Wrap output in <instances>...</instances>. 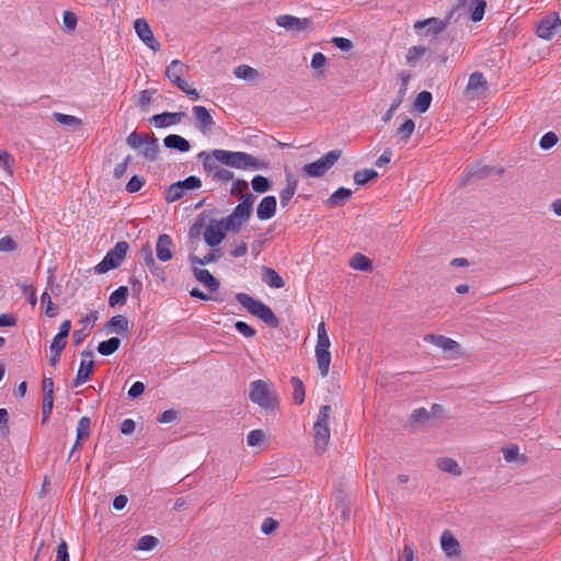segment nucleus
Here are the masks:
<instances>
[{
	"label": "nucleus",
	"mask_w": 561,
	"mask_h": 561,
	"mask_svg": "<svg viewBox=\"0 0 561 561\" xmlns=\"http://www.w3.org/2000/svg\"><path fill=\"white\" fill-rule=\"evenodd\" d=\"M215 161L227 167L241 170H266L270 163L263 159L253 157L243 151H229L225 149H215L211 151Z\"/></svg>",
	"instance_id": "1"
},
{
	"label": "nucleus",
	"mask_w": 561,
	"mask_h": 561,
	"mask_svg": "<svg viewBox=\"0 0 561 561\" xmlns=\"http://www.w3.org/2000/svg\"><path fill=\"white\" fill-rule=\"evenodd\" d=\"M330 337L327 331L325 323L321 321L317 328V344L314 348V356L317 367L321 377H327L330 371L331 352H330Z\"/></svg>",
	"instance_id": "2"
},
{
	"label": "nucleus",
	"mask_w": 561,
	"mask_h": 561,
	"mask_svg": "<svg viewBox=\"0 0 561 561\" xmlns=\"http://www.w3.org/2000/svg\"><path fill=\"white\" fill-rule=\"evenodd\" d=\"M237 301L244 307L251 314L261 319L264 323L272 328H277L279 321L273 310L264 302L254 299L245 293H238L236 295Z\"/></svg>",
	"instance_id": "3"
},
{
	"label": "nucleus",
	"mask_w": 561,
	"mask_h": 561,
	"mask_svg": "<svg viewBox=\"0 0 561 561\" xmlns=\"http://www.w3.org/2000/svg\"><path fill=\"white\" fill-rule=\"evenodd\" d=\"M254 196L245 193L242 201L238 204L232 213L222 219L230 232L238 233L242 226L249 220L253 210Z\"/></svg>",
	"instance_id": "4"
},
{
	"label": "nucleus",
	"mask_w": 561,
	"mask_h": 561,
	"mask_svg": "<svg viewBox=\"0 0 561 561\" xmlns=\"http://www.w3.org/2000/svg\"><path fill=\"white\" fill-rule=\"evenodd\" d=\"M250 400L264 410H274L278 407V399L270 382L254 380L250 383Z\"/></svg>",
	"instance_id": "5"
},
{
	"label": "nucleus",
	"mask_w": 561,
	"mask_h": 561,
	"mask_svg": "<svg viewBox=\"0 0 561 561\" xmlns=\"http://www.w3.org/2000/svg\"><path fill=\"white\" fill-rule=\"evenodd\" d=\"M340 157V150L329 151L317 161L305 164L302 172L308 178H321L335 164Z\"/></svg>",
	"instance_id": "6"
},
{
	"label": "nucleus",
	"mask_w": 561,
	"mask_h": 561,
	"mask_svg": "<svg viewBox=\"0 0 561 561\" xmlns=\"http://www.w3.org/2000/svg\"><path fill=\"white\" fill-rule=\"evenodd\" d=\"M489 93V84L484 75L474 71L469 76L468 83L462 92L466 101L485 99Z\"/></svg>",
	"instance_id": "7"
},
{
	"label": "nucleus",
	"mask_w": 561,
	"mask_h": 561,
	"mask_svg": "<svg viewBox=\"0 0 561 561\" xmlns=\"http://www.w3.org/2000/svg\"><path fill=\"white\" fill-rule=\"evenodd\" d=\"M128 243L125 241L117 242L115 247L110 250L104 259L95 266V272L98 274L106 273L113 268L118 267L127 253Z\"/></svg>",
	"instance_id": "8"
},
{
	"label": "nucleus",
	"mask_w": 561,
	"mask_h": 561,
	"mask_svg": "<svg viewBox=\"0 0 561 561\" xmlns=\"http://www.w3.org/2000/svg\"><path fill=\"white\" fill-rule=\"evenodd\" d=\"M453 14L454 10H451L444 20L438 18H430L416 21L413 27L421 37L427 36L428 34L438 35L449 25Z\"/></svg>",
	"instance_id": "9"
},
{
	"label": "nucleus",
	"mask_w": 561,
	"mask_h": 561,
	"mask_svg": "<svg viewBox=\"0 0 561 561\" xmlns=\"http://www.w3.org/2000/svg\"><path fill=\"white\" fill-rule=\"evenodd\" d=\"M424 341L440 348L449 359L457 358L460 354V344L445 335L427 334L424 336Z\"/></svg>",
	"instance_id": "10"
},
{
	"label": "nucleus",
	"mask_w": 561,
	"mask_h": 561,
	"mask_svg": "<svg viewBox=\"0 0 561 561\" xmlns=\"http://www.w3.org/2000/svg\"><path fill=\"white\" fill-rule=\"evenodd\" d=\"M227 232H230L225 222L217 219H211L204 230V240L207 245L216 248L226 238Z\"/></svg>",
	"instance_id": "11"
},
{
	"label": "nucleus",
	"mask_w": 561,
	"mask_h": 561,
	"mask_svg": "<svg viewBox=\"0 0 561 561\" xmlns=\"http://www.w3.org/2000/svg\"><path fill=\"white\" fill-rule=\"evenodd\" d=\"M203 167L207 175L210 176L213 181L218 183H228L233 180V172L220 167L211 157V152L209 154H205Z\"/></svg>",
	"instance_id": "12"
},
{
	"label": "nucleus",
	"mask_w": 561,
	"mask_h": 561,
	"mask_svg": "<svg viewBox=\"0 0 561 561\" xmlns=\"http://www.w3.org/2000/svg\"><path fill=\"white\" fill-rule=\"evenodd\" d=\"M440 548L448 560H458L462 556V548L459 540L450 530H444L440 535Z\"/></svg>",
	"instance_id": "13"
},
{
	"label": "nucleus",
	"mask_w": 561,
	"mask_h": 561,
	"mask_svg": "<svg viewBox=\"0 0 561 561\" xmlns=\"http://www.w3.org/2000/svg\"><path fill=\"white\" fill-rule=\"evenodd\" d=\"M561 34V20L558 14H551L542 19L537 27V35L542 39H551Z\"/></svg>",
	"instance_id": "14"
},
{
	"label": "nucleus",
	"mask_w": 561,
	"mask_h": 561,
	"mask_svg": "<svg viewBox=\"0 0 561 561\" xmlns=\"http://www.w3.org/2000/svg\"><path fill=\"white\" fill-rule=\"evenodd\" d=\"M134 28L138 37L144 42V44L148 48H150L153 51L160 49V43L154 37L153 32L146 19H137L134 23Z\"/></svg>",
	"instance_id": "15"
},
{
	"label": "nucleus",
	"mask_w": 561,
	"mask_h": 561,
	"mask_svg": "<svg viewBox=\"0 0 561 561\" xmlns=\"http://www.w3.org/2000/svg\"><path fill=\"white\" fill-rule=\"evenodd\" d=\"M190 72V67L182 62L179 59H174L170 62V65L165 68V77L178 88H183V85L187 82L183 80V77L187 76Z\"/></svg>",
	"instance_id": "16"
},
{
	"label": "nucleus",
	"mask_w": 561,
	"mask_h": 561,
	"mask_svg": "<svg viewBox=\"0 0 561 561\" xmlns=\"http://www.w3.org/2000/svg\"><path fill=\"white\" fill-rule=\"evenodd\" d=\"M94 362H93V353L92 351H83L81 353V362L76 376V379L72 382V387H78L84 382H87L93 373Z\"/></svg>",
	"instance_id": "17"
},
{
	"label": "nucleus",
	"mask_w": 561,
	"mask_h": 561,
	"mask_svg": "<svg viewBox=\"0 0 561 561\" xmlns=\"http://www.w3.org/2000/svg\"><path fill=\"white\" fill-rule=\"evenodd\" d=\"M276 24L287 31H305L310 26L311 21L307 18H297L290 14H283L276 18Z\"/></svg>",
	"instance_id": "18"
},
{
	"label": "nucleus",
	"mask_w": 561,
	"mask_h": 561,
	"mask_svg": "<svg viewBox=\"0 0 561 561\" xmlns=\"http://www.w3.org/2000/svg\"><path fill=\"white\" fill-rule=\"evenodd\" d=\"M173 240L169 234H160L156 243L157 259L161 262H168L173 257Z\"/></svg>",
	"instance_id": "19"
},
{
	"label": "nucleus",
	"mask_w": 561,
	"mask_h": 561,
	"mask_svg": "<svg viewBox=\"0 0 561 561\" xmlns=\"http://www.w3.org/2000/svg\"><path fill=\"white\" fill-rule=\"evenodd\" d=\"M184 116V112H164L161 114L153 115L150 118V123L157 128H164L181 123Z\"/></svg>",
	"instance_id": "20"
},
{
	"label": "nucleus",
	"mask_w": 561,
	"mask_h": 561,
	"mask_svg": "<svg viewBox=\"0 0 561 561\" xmlns=\"http://www.w3.org/2000/svg\"><path fill=\"white\" fill-rule=\"evenodd\" d=\"M192 111L197 121L198 129L204 134L209 131L211 127L215 125V122L209 111L202 105L193 106Z\"/></svg>",
	"instance_id": "21"
},
{
	"label": "nucleus",
	"mask_w": 561,
	"mask_h": 561,
	"mask_svg": "<svg viewBox=\"0 0 561 561\" xmlns=\"http://www.w3.org/2000/svg\"><path fill=\"white\" fill-rule=\"evenodd\" d=\"M276 198L273 195H268L262 198L257 208L256 216L261 220H268L275 216L276 213Z\"/></svg>",
	"instance_id": "22"
},
{
	"label": "nucleus",
	"mask_w": 561,
	"mask_h": 561,
	"mask_svg": "<svg viewBox=\"0 0 561 561\" xmlns=\"http://www.w3.org/2000/svg\"><path fill=\"white\" fill-rule=\"evenodd\" d=\"M298 187V179L291 173L286 172V185L279 193L280 205L286 207L294 197Z\"/></svg>",
	"instance_id": "23"
},
{
	"label": "nucleus",
	"mask_w": 561,
	"mask_h": 561,
	"mask_svg": "<svg viewBox=\"0 0 561 561\" xmlns=\"http://www.w3.org/2000/svg\"><path fill=\"white\" fill-rule=\"evenodd\" d=\"M313 439L314 449L318 454L324 453L330 442V428L319 425H313Z\"/></svg>",
	"instance_id": "24"
},
{
	"label": "nucleus",
	"mask_w": 561,
	"mask_h": 561,
	"mask_svg": "<svg viewBox=\"0 0 561 561\" xmlns=\"http://www.w3.org/2000/svg\"><path fill=\"white\" fill-rule=\"evenodd\" d=\"M193 272L195 278L210 291H216L219 288V282L209 273L208 270L193 265Z\"/></svg>",
	"instance_id": "25"
},
{
	"label": "nucleus",
	"mask_w": 561,
	"mask_h": 561,
	"mask_svg": "<svg viewBox=\"0 0 561 561\" xmlns=\"http://www.w3.org/2000/svg\"><path fill=\"white\" fill-rule=\"evenodd\" d=\"M262 280L271 288H283L285 282L282 276L272 267L262 266Z\"/></svg>",
	"instance_id": "26"
},
{
	"label": "nucleus",
	"mask_w": 561,
	"mask_h": 561,
	"mask_svg": "<svg viewBox=\"0 0 561 561\" xmlns=\"http://www.w3.org/2000/svg\"><path fill=\"white\" fill-rule=\"evenodd\" d=\"M139 153L149 161L156 160L159 153L158 140L146 135Z\"/></svg>",
	"instance_id": "27"
},
{
	"label": "nucleus",
	"mask_w": 561,
	"mask_h": 561,
	"mask_svg": "<svg viewBox=\"0 0 561 561\" xmlns=\"http://www.w3.org/2000/svg\"><path fill=\"white\" fill-rule=\"evenodd\" d=\"M129 322L128 319L123 314L114 316L106 323V330L116 334H125L128 332Z\"/></svg>",
	"instance_id": "28"
},
{
	"label": "nucleus",
	"mask_w": 561,
	"mask_h": 561,
	"mask_svg": "<svg viewBox=\"0 0 561 561\" xmlns=\"http://www.w3.org/2000/svg\"><path fill=\"white\" fill-rule=\"evenodd\" d=\"M233 75L236 78L255 82L261 78L259 70L249 66V65H240L233 69Z\"/></svg>",
	"instance_id": "29"
},
{
	"label": "nucleus",
	"mask_w": 561,
	"mask_h": 561,
	"mask_svg": "<svg viewBox=\"0 0 561 561\" xmlns=\"http://www.w3.org/2000/svg\"><path fill=\"white\" fill-rule=\"evenodd\" d=\"M427 54V48L422 45H414L408 48L405 61L410 67H416L421 59Z\"/></svg>",
	"instance_id": "30"
},
{
	"label": "nucleus",
	"mask_w": 561,
	"mask_h": 561,
	"mask_svg": "<svg viewBox=\"0 0 561 561\" xmlns=\"http://www.w3.org/2000/svg\"><path fill=\"white\" fill-rule=\"evenodd\" d=\"M167 148L179 150L180 152H187L191 148L190 142L180 135H169L163 140Z\"/></svg>",
	"instance_id": "31"
},
{
	"label": "nucleus",
	"mask_w": 561,
	"mask_h": 561,
	"mask_svg": "<svg viewBox=\"0 0 561 561\" xmlns=\"http://www.w3.org/2000/svg\"><path fill=\"white\" fill-rule=\"evenodd\" d=\"M414 129V122L411 118H407L396 130L398 142L405 145L410 140Z\"/></svg>",
	"instance_id": "32"
},
{
	"label": "nucleus",
	"mask_w": 561,
	"mask_h": 561,
	"mask_svg": "<svg viewBox=\"0 0 561 561\" xmlns=\"http://www.w3.org/2000/svg\"><path fill=\"white\" fill-rule=\"evenodd\" d=\"M437 467L447 473H450L455 477L461 476L462 471L459 467L458 462L450 457H443L437 459Z\"/></svg>",
	"instance_id": "33"
},
{
	"label": "nucleus",
	"mask_w": 561,
	"mask_h": 561,
	"mask_svg": "<svg viewBox=\"0 0 561 561\" xmlns=\"http://www.w3.org/2000/svg\"><path fill=\"white\" fill-rule=\"evenodd\" d=\"M352 194V190L340 187L327 199V205L329 207H336L342 205L345 201L351 198Z\"/></svg>",
	"instance_id": "34"
},
{
	"label": "nucleus",
	"mask_w": 561,
	"mask_h": 561,
	"mask_svg": "<svg viewBox=\"0 0 561 561\" xmlns=\"http://www.w3.org/2000/svg\"><path fill=\"white\" fill-rule=\"evenodd\" d=\"M53 118L64 126L71 127L73 129H78L82 126V121L73 115H68L59 112L53 113Z\"/></svg>",
	"instance_id": "35"
},
{
	"label": "nucleus",
	"mask_w": 561,
	"mask_h": 561,
	"mask_svg": "<svg viewBox=\"0 0 561 561\" xmlns=\"http://www.w3.org/2000/svg\"><path fill=\"white\" fill-rule=\"evenodd\" d=\"M121 346V340L118 337H111L103 341L98 346V352L103 356L114 354Z\"/></svg>",
	"instance_id": "36"
},
{
	"label": "nucleus",
	"mask_w": 561,
	"mask_h": 561,
	"mask_svg": "<svg viewBox=\"0 0 561 561\" xmlns=\"http://www.w3.org/2000/svg\"><path fill=\"white\" fill-rule=\"evenodd\" d=\"M350 266L356 271H369L373 262L362 253H356L350 261Z\"/></svg>",
	"instance_id": "37"
},
{
	"label": "nucleus",
	"mask_w": 561,
	"mask_h": 561,
	"mask_svg": "<svg viewBox=\"0 0 561 561\" xmlns=\"http://www.w3.org/2000/svg\"><path fill=\"white\" fill-rule=\"evenodd\" d=\"M378 178V173L373 169H364L354 173V183L358 186L365 185L371 180Z\"/></svg>",
	"instance_id": "38"
},
{
	"label": "nucleus",
	"mask_w": 561,
	"mask_h": 561,
	"mask_svg": "<svg viewBox=\"0 0 561 561\" xmlns=\"http://www.w3.org/2000/svg\"><path fill=\"white\" fill-rule=\"evenodd\" d=\"M293 398L296 404L301 405L305 401V387L298 377H291Z\"/></svg>",
	"instance_id": "39"
},
{
	"label": "nucleus",
	"mask_w": 561,
	"mask_h": 561,
	"mask_svg": "<svg viewBox=\"0 0 561 561\" xmlns=\"http://www.w3.org/2000/svg\"><path fill=\"white\" fill-rule=\"evenodd\" d=\"M128 297V288L126 286H119L115 289L108 298V304L111 307H115L117 305H124L127 301Z\"/></svg>",
	"instance_id": "40"
},
{
	"label": "nucleus",
	"mask_w": 561,
	"mask_h": 561,
	"mask_svg": "<svg viewBox=\"0 0 561 561\" xmlns=\"http://www.w3.org/2000/svg\"><path fill=\"white\" fill-rule=\"evenodd\" d=\"M431 103H432V93L428 91H422L415 98L414 107L420 113H424L428 110Z\"/></svg>",
	"instance_id": "41"
},
{
	"label": "nucleus",
	"mask_w": 561,
	"mask_h": 561,
	"mask_svg": "<svg viewBox=\"0 0 561 561\" xmlns=\"http://www.w3.org/2000/svg\"><path fill=\"white\" fill-rule=\"evenodd\" d=\"M471 5L473 10L471 12L470 19L473 22H480L485 13L486 2L485 0H471Z\"/></svg>",
	"instance_id": "42"
},
{
	"label": "nucleus",
	"mask_w": 561,
	"mask_h": 561,
	"mask_svg": "<svg viewBox=\"0 0 561 561\" xmlns=\"http://www.w3.org/2000/svg\"><path fill=\"white\" fill-rule=\"evenodd\" d=\"M153 92L150 90H142L136 96V105L141 110L147 112L149 108V104L152 101Z\"/></svg>",
	"instance_id": "43"
},
{
	"label": "nucleus",
	"mask_w": 561,
	"mask_h": 561,
	"mask_svg": "<svg viewBox=\"0 0 561 561\" xmlns=\"http://www.w3.org/2000/svg\"><path fill=\"white\" fill-rule=\"evenodd\" d=\"M159 543V540L151 536V535H146V536H142L138 542H137V550L139 551H150L152 550L153 548H156Z\"/></svg>",
	"instance_id": "44"
},
{
	"label": "nucleus",
	"mask_w": 561,
	"mask_h": 561,
	"mask_svg": "<svg viewBox=\"0 0 561 561\" xmlns=\"http://www.w3.org/2000/svg\"><path fill=\"white\" fill-rule=\"evenodd\" d=\"M91 431V421L88 416H82L77 426V437L78 440L88 438L90 436Z\"/></svg>",
	"instance_id": "45"
},
{
	"label": "nucleus",
	"mask_w": 561,
	"mask_h": 561,
	"mask_svg": "<svg viewBox=\"0 0 561 561\" xmlns=\"http://www.w3.org/2000/svg\"><path fill=\"white\" fill-rule=\"evenodd\" d=\"M217 253H219V250H215L203 257L191 256L190 261H191L192 265H195V266L196 265H207V264L216 262L220 257V254H217Z\"/></svg>",
	"instance_id": "46"
},
{
	"label": "nucleus",
	"mask_w": 561,
	"mask_h": 561,
	"mask_svg": "<svg viewBox=\"0 0 561 561\" xmlns=\"http://www.w3.org/2000/svg\"><path fill=\"white\" fill-rule=\"evenodd\" d=\"M184 193L185 192L182 190V186L178 184V182L173 183L165 192V201L168 203H174L179 201L184 195Z\"/></svg>",
	"instance_id": "47"
},
{
	"label": "nucleus",
	"mask_w": 561,
	"mask_h": 561,
	"mask_svg": "<svg viewBox=\"0 0 561 561\" xmlns=\"http://www.w3.org/2000/svg\"><path fill=\"white\" fill-rule=\"evenodd\" d=\"M332 413V409L329 404L322 405L319 410L317 420L313 425H321L324 427H329V420Z\"/></svg>",
	"instance_id": "48"
},
{
	"label": "nucleus",
	"mask_w": 561,
	"mask_h": 561,
	"mask_svg": "<svg viewBox=\"0 0 561 561\" xmlns=\"http://www.w3.org/2000/svg\"><path fill=\"white\" fill-rule=\"evenodd\" d=\"M265 440V433L262 430H253L248 434L247 443L251 447L260 446Z\"/></svg>",
	"instance_id": "49"
},
{
	"label": "nucleus",
	"mask_w": 561,
	"mask_h": 561,
	"mask_svg": "<svg viewBox=\"0 0 561 561\" xmlns=\"http://www.w3.org/2000/svg\"><path fill=\"white\" fill-rule=\"evenodd\" d=\"M252 187L255 192L257 193H265L270 190V181L262 176V175H255L253 179H252Z\"/></svg>",
	"instance_id": "50"
},
{
	"label": "nucleus",
	"mask_w": 561,
	"mask_h": 561,
	"mask_svg": "<svg viewBox=\"0 0 561 561\" xmlns=\"http://www.w3.org/2000/svg\"><path fill=\"white\" fill-rule=\"evenodd\" d=\"M178 184H180L182 186V190L186 192L190 190L199 188L202 186V181L199 178L191 175L183 181H179Z\"/></svg>",
	"instance_id": "51"
},
{
	"label": "nucleus",
	"mask_w": 561,
	"mask_h": 561,
	"mask_svg": "<svg viewBox=\"0 0 561 561\" xmlns=\"http://www.w3.org/2000/svg\"><path fill=\"white\" fill-rule=\"evenodd\" d=\"M66 345L67 339L55 335L49 346V353L62 354Z\"/></svg>",
	"instance_id": "52"
},
{
	"label": "nucleus",
	"mask_w": 561,
	"mask_h": 561,
	"mask_svg": "<svg viewBox=\"0 0 561 561\" xmlns=\"http://www.w3.org/2000/svg\"><path fill=\"white\" fill-rule=\"evenodd\" d=\"M505 461L511 462L519 458V448L517 445H511L502 450Z\"/></svg>",
	"instance_id": "53"
},
{
	"label": "nucleus",
	"mask_w": 561,
	"mask_h": 561,
	"mask_svg": "<svg viewBox=\"0 0 561 561\" xmlns=\"http://www.w3.org/2000/svg\"><path fill=\"white\" fill-rule=\"evenodd\" d=\"M43 302L47 304L45 314L49 318H54L57 314V308L51 302L50 295L47 291H44L41 296Z\"/></svg>",
	"instance_id": "54"
},
{
	"label": "nucleus",
	"mask_w": 561,
	"mask_h": 561,
	"mask_svg": "<svg viewBox=\"0 0 561 561\" xmlns=\"http://www.w3.org/2000/svg\"><path fill=\"white\" fill-rule=\"evenodd\" d=\"M145 141V136L133 131L126 139L127 145L133 149H140Z\"/></svg>",
	"instance_id": "55"
},
{
	"label": "nucleus",
	"mask_w": 561,
	"mask_h": 561,
	"mask_svg": "<svg viewBox=\"0 0 561 561\" xmlns=\"http://www.w3.org/2000/svg\"><path fill=\"white\" fill-rule=\"evenodd\" d=\"M20 287L22 289V293L27 296L30 305L34 307L37 302L36 288L33 285L27 284H21Z\"/></svg>",
	"instance_id": "56"
},
{
	"label": "nucleus",
	"mask_w": 561,
	"mask_h": 561,
	"mask_svg": "<svg viewBox=\"0 0 561 561\" xmlns=\"http://www.w3.org/2000/svg\"><path fill=\"white\" fill-rule=\"evenodd\" d=\"M558 142V137L554 133H547L545 134L541 139H540V147L542 149H550L551 147H553Z\"/></svg>",
	"instance_id": "57"
},
{
	"label": "nucleus",
	"mask_w": 561,
	"mask_h": 561,
	"mask_svg": "<svg viewBox=\"0 0 561 561\" xmlns=\"http://www.w3.org/2000/svg\"><path fill=\"white\" fill-rule=\"evenodd\" d=\"M237 331L245 337H252L255 335V330L244 321H237L234 324Z\"/></svg>",
	"instance_id": "58"
},
{
	"label": "nucleus",
	"mask_w": 561,
	"mask_h": 561,
	"mask_svg": "<svg viewBox=\"0 0 561 561\" xmlns=\"http://www.w3.org/2000/svg\"><path fill=\"white\" fill-rule=\"evenodd\" d=\"M248 182L244 180H236L231 187V194L234 196H244V192L248 191Z\"/></svg>",
	"instance_id": "59"
},
{
	"label": "nucleus",
	"mask_w": 561,
	"mask_h": 561,
	"mask_svg": "<svg viewBox=\"0 0 561 561\" xmlns=\"http://www.w3.org/2000/svg\"><path fill=\"white\" fill-rule=\"evenodd\" d=\"M56 561H70L68 545L65 540H60L56 551Z\"/></svg>",
	"instance_id": "60"
},
{
	"label": "nucleus",
	"mask_w": 561,
	"mask_h": 561,
	"mask_svg": "<svg viewBox=\"0 0 561 561\" xmlns=\"http://www.w3.org/2000/svg\"><path fill=\"white\" fill-rule=\"evenodd\" d=\"M54 408V398L44 397L42 405L43 422H46L51 414Z\"/></svg>",
	"instance_id": "61"
},
{
	"label": "nucleus",
	"mask_w": 561,
	"mask_h": 561,
	"mask_svg": "<svg viewBox=\"0 0 561 561\" xmlns=\"http://www.w3.org/2000/svg\"><path fill=\"white\" fill-rule=\"evenodd\" d=\"M144 184H145V181H144L141 178H139V176H137V175H134V176L128 181V183H127V185H126V190H127V192H129V193H136V192H138V191H140V190H141V187L144 186Z\"/></svg>",
	"instance_id": "62"
},
{
	"label": "nucleus",
	"mask_w": 561,
	"mask_h": 561,
	"mask_svg": "<svg viewBox=\"0 0 561 561\" xmlns=\"http://www.w3.org/2000/svg\"><path fill=\"white\" fill-rule=\"evenodd\" d=\"M327 66V57L322 53H316L311 59V68L322 70Z\"/></svg>",
	"instance_id": "63"
},
{
	"label": "nucleus",
	"mask_w": 561,
	"mask_h": 561,
	"mask_svg": "<svg viewBox=\"0 0 561 561\" xmlns=\"http://www.w3.org/2000/svg\"><path fill=\"white\" fill-rule=\"evenodd\" d=\"M332 43L342 51H350L353 48L352 41L345 37H333Z\"/></svg>",
	"instance_id": "64"
}]
</instances>
